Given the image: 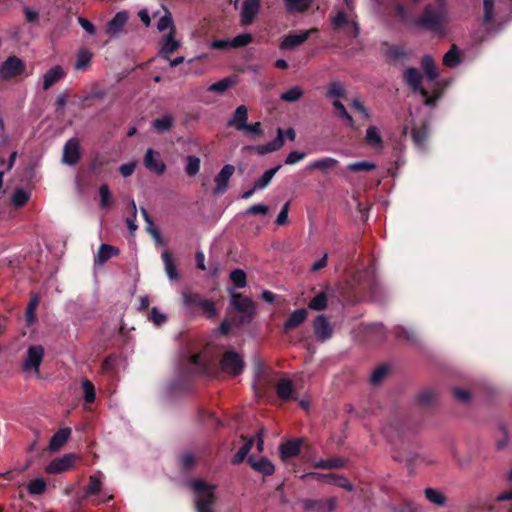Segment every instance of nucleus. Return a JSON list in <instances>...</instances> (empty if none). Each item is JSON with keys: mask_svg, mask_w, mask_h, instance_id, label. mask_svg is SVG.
<instances>
[{"mask_svg": "<svg viewBox=\"0 0 512 512\" xmlns=\"http://www.w3.org/2000/svg\"><path fill=\"white\" fill-rule=\"evenodd\" d=\"M44 352V347L42 345L29 346L27 349L26 358L23 362V370H34L38 372L43 361Z\"/></svg>", "mask_w": 512, "mask_h": 512, "instance_id": "8", "label": "nucleus"}, {"mask_svg": "<svg viewBox=\"0 0 512 512\" xmlns=\"http://www.w3.org/2000/svg\"><path fill=\"white\" fill-rule=\"evenodd\" d=\"M118 358L114 354L108 355L102 362L101 370L103 374L113 376L116 373Z\"/></svg>", "mask_w": 512, "mask_h": 512, "instance_id": "43", "label": "nucleus"}, {"mask_svg": "<svg viewBox=\"0 0 512 512\" xmlns=\"http://www.w3.org/2000/svg\"><path fill=\"white\" fill-rule=\"evenodd\" d=\"M253 41V37L251 34L243 33L237 35L232 39L233 48L245 47Z\"/></svg>", "mask_w": 512, "mask_h": 512, "instance_id": "61", "label": "nucleus"}, {"mask_svg": "<svg viewBox=\"0 0 512 512\" xmlns=\"http://www.w3.org/2000/svg\"><path fill=\"white\" fill-rule=\"evenodd\" d=\"M294 392V386L290 379L283 378L278 381L276 385V393L282 401H289L293 399Z\"/></svg>", "mask_w": 512, "mask_h": 512, "instance_id": "26", "label": "nucleus"}, {"mask_svg": "<svg viewBox=\"0 0 512 512\" xmlns=\"http://www.w3.org/2000/svg\"><path fill=\"white\" fill-rule=\"evenodd\" d=\"M93 54L87 49H81L77 54V59L75 63L76 70H86L92 60Z\"/></svg>", "mask_w": 512, "mask_h": 512, "instance_id": "37", "label": "nucleus"}, {"mask_svg": "<svg viewBox=\"0 0 512 512\" xmlns=\"http://www.w3.org/2000/svg\"><path fill=\"white\" fill-rule=\"evenodd\" d=\"M376 168L375 163L370 161H359L347 165V169L352 172H368Z\"/></svg>", "mask_w": 512, "mask_h": 512, "instance_id": "50", "label": "nucleus"}, {"mask_svg": "<svg viewBox=\"0 0 512 512\" xmlns=\"http://www.w3.org/2000/svg\"><path fill=\"white\" fill-rule=\"evenodd\" d=\"M386 55L388 58H390L394 61H399V60L407 58V53L404 51L403 48L398 47V46H391L387 50Z\"/></svg>", "mask_w": 512, "mask_h": 512, "instance_id": "62", "label": "nucleus"}, {"mask_svg": "<svg viewBox=\"0 0 512 512\" xmlns=\"http://www.w3.org/2000/svg\"><path fill=\"white\" fill-rule=\"evenodd\" d=\"M483 24H490L494 19V0H483Z\"/></svg>", "mask_w": 512, "mask_h": 512, "instance_id": "56", "label": "nucleus"}, {"mask_svg": "<svg viewBox=\"0 0 512 512\" xmlns=\"http://www.w3.org/2000/svg\"><path fill=\"white\" fill-rule=\"evenodd\" d=\"M461 62L458 47L453 44L451 48L443 56V64L446 67L454 68Z\"/></svg>", "mask_w": 512, "mask_h": 512, "instance_id": "32", "label": "nucleus"}, {"mask_svg": "<svg viewBox=\"0 0 512 512\" xmlns=\"http://www.w3.org/2000/svg\"><path fill=\"white\" fill-rule=\"evenodd\" d=\"M338 164V160L331 158V157H324L321 159H318L314 162H311L308 165V169L310 170H321L323 172H326L329 169L334 168Z\"/></svg>", "mask_w": 512, "mask_h": 512, "instance_id": "33", "label": "nucleus"}, {"mask_svg": "<svg viewBox=\"0 0 512 512\" xmlns=\"http://www.w3.org/2000/svg\"><path fill=\"white\" fill-rule=\"evenodd\" d=\"M173 125V118L170 115H165L161 118H157L153 121V127L158 132H165L170 130Z\"/></svg>", "mask_w": 512, "mask_h": 512, "instance_id": "53", "label": "nucleus"}, {"mask_svg": "<svg viewBox=\"0 0 512 512\" xmlns=\"http://www.w3.org/2000/svg\"><path fill=\"white\" fill-rule=\"evenodd\" d=\"M333 106L339 118L346 121V125L352 129H357L354 118L347 112L345 106L339 101L335 100Z\"/></svg>", "mask_w": 512, "mask_h": 512, "instance_id": "36", "label": "nucleus"}, {"mask_svg": "<svg viewBox=\"0 0 512 512\" xmlns=\"http://www.w3.org/2000/svg\"><path fill=\"white\" fill-rule=\"evenodd\" d=\"M248 121V108L245 105L238 106L228 120L227 126L233 127L237 131H244Z\"/></svg>", "mask_w": 512, "mask_h": 512, "instance_id": "17", "label": "nucleus"}, {"mask_svg": "<svg viewBox=\"0 0 512 512\" xmlns=\"http://www.w3.org/2000/svg\"><path fill=\"white\" fill-rule=\"evenodd\" d=\"M365 141L371 146H381L383 143L379 130L375 126H369L366 130Z\"/></svg>", "mask_w": 512, "mask_h": 512, "instance_id": "42", "label": "nucleus"}, {"mask_svg": "<svg viewBox=\"0 0 512 512\" xmlns=\"http://www.w3.org/2000/svg\"><path fill=\"white\" fill-rule=\"evenodd\" d=\"M162 260L164 262L165 266V272L170 280H178L179 279V273L176 267V264L173 260L172 254L165 250L162 253Z\"/></svg>", "mask_w": 512, "mask_h": 512, "instance_id": "28", "label": "nucleus"}, {"mask_svg": "<svg viewBox=\"0 0 512 512\" xmlns=\"http://www.w3.org/2000/svg\"><path fill=\"white\" fill-rule=\"evenodd\" d=\"M199 308L203 311L208 319H213L217 315L215 304L211 300L205 299Z\"/></svg>", "mask_w": 512, "mask_h": 512, "instance_id": "63", "label": "nucleus"}, {"mask_svg": "<svg viewBox=\"0 0 512 512\" xmlns=\"http://www.w3.org/2000/svg\"><path fill=\"white\" fill-rule=\"evenodd\" d=\"M39 302H40V299H39L38 295L31 296L29 303L27 305L26 311H25L26 322L28 325L33 324L36 319L35 311L39 305Z\"/></svg>", "mask_w": 512, "mask_h": 512, "instance_id": "41", "label": "nucleus"}, {"mask_svg": "<svg viewBox=\"0 0 512 512\" xmlns=\"http://www.w3.org/2000/svg\"><path fill=\"white\" fill-rule=\"evenodd\" d=\"M389 371V366L385 364L375 368L369 379L370 384L373 386L381 384L384 381V379L388 376Z\"/></svg>", "mask_w": 512, "mask_h": 512, "instance_id": "35", "label": "nucleus"}, {"mask_svg": "<svg viewBox=\"0 0 512 512\" xmlns=\"http://www.w3.org/2000/svg\"><path fill=\"white\" fill-rule=\"evenodd\" d=\"M235 172V167L232 164H225L220 172L215 176L214 182L215 187L213 188V195H222L224 194L228 187L229 181L232 175Z\"/></svg>", "mask_w": 512, "mask_h": 512, "instance_id": "9", "label": "nucleus"}, {"mask_svg": "<svg viewBox=\"0 0 512 512\" xmlns=\"http://www.w3.org/2000/svg\"><path fill=\"white\" fill-rule=\"evenodd\" d=\"M76 456L74 454H66L61 458L52 460L46 467L49 474H59L70 470L75 463Z\"/></svg>", "mask_w": 512, "mask_h": 512, "instance_id": "11", "label": "nucleus"}, {"mask_svg": "<svg viewBox=\"0 0 512 512\" xmlns=\"http://www.w3.org/2000/svg\"><path fill=\"white\" fill-rule=\"evenodd\" d=\"M303 478H311L317 481L326 482L328 484L343 488L347 491H353L354 487L349 482V480L342 475H338L335 473H317V472H310L302 476Z\"/></svg>", "mask_w": 512, "mask_h": 512, "instance_id": "6", "label": "nucleus"}, {"mask_svg": "<svg viewBox=\"0 0 512 512\" xmlns=\"http://www.w3.org/2000/svg\"><path fill=\"white\" fill-rule=\"evenodd\" d=\"M359 291L363 293L375 294L377 291V282L374 276L368 271L358 273L354 278Z\"/></svg>", "mask_w": 512, "mask_h": 512, "instance_id": "13", "label": "nucleus"}, {"mask_svg": "<svg viewBox=\"0 0 512 512\" xmlns=\"http://www.w3.org/2000/svg\"><path fill=\"white\" fill-rule=\"evenodd\" d=\"M200 170V159L197 156L190 155L187 157L185 171L188 176H195Z\"/></svg>", "mask_w": 512, "mask_h": 512, "instance_id": "57", "label": "nucleus"}, {"mask_svg": "<svg viewBox=\"0 0 512 512\" xmlns=\"http://www.w3.org/2000/svg\"><path fill=\"white\" fill-rule=\"evenodd\" d=\"M127 15L125 12H118L109 22H108V33L115 34L119 32L127 22Z\"/></svg>", "mask_w": 512, "mask_h": 512, "instance_id": "34", "label": "nucleus"}, {"mask_svg": "<svg viewBox=\"0 0 512 512\" xmlns=\"http://www.w3.org/2000/svg\"><path fill=\"white\" fill-rule=\"evenodd\" d=\"M197 459L191 452H184L179 456L180 467L184 472L190 471L196 464Z\"/></svg>", "mask_w": 512, "mask_h": 512, "instance_id": "46", "label": "nucleus"}, {"mask_svg": "<svg viewBox=\"0 0 512 512\" xmlns=\"http://www.w3.org/2000/svg\"><path fill=\"white\" fill-rule=\"evenodd\" d=\"M452 394H453V397L461 403H468L471 400L470 391L459 388V387H454L452 389Z\"/></svg>", "mask_w": 512, "mask_h": 512, "instance_id": "64", "label": "nucleus"}, {"mask_svg": "<svg viewBox=\"0 0 512 512\" xmlns=\"http://www.w3.org/2000/svg\"><path fill=\"white\" fill-rule=\"evenodd\" d=\"M101 488H102L101 480L97 476L92 475L89 478V484L85 489V493L87 495H96L101 491Z\"/></svg>", "mask_w": 512, "mask_h": 512, "instance_id": "59", "label": "nucleus"}, {"mask_svg": "<svg viewBox=\"0 0 512 512\" xmlns=\"http://www.w3.org/2000/svg\"><path fill=\"white\" fill-rule=\"evenodd\" d=\"M404 81L412 89L413 92H420L424 89L421 84L423 80L422 74L414 67L407 68L404 72Z\"/></svg>", "mask_w": 512, "mask_h": 512, "instance_id": "20", "label": "nucleus"}, {"mask_svg": "<svg viewBox=\"0 0 512 512\" xmlns=\"http://www.w3.org/2000/svg\"><path fill=\"white\" fill-rule=\"evenodd\" d=\"M65 75L66 73L61 66H53L43 76V89H50L54 84L63 79Z\"/></svg>", "mask_w": 512, "mask_h": 512, "instance_id": "21", "label": "nucleus"}, {"mask_svg": "<svg viewBox=\"0 0 512 512\" xmlns=\"http://www.w3.org/2000/svg\"><path fill=\"white\" fill-rule=\"evenodd\" d=\"M230 280L237 288H244L247 285L246 273L242 269H234L231 271Z\"/></svg>", "mask_w": 512, "mask_h": 512, "instance_id": "51", "label": "nucleus"}, {"mask_svg": "<svg viewBox=\"0 0 512 512\" xmlns=\"http://www.w3.org/2000/svg\"><path fill=\"white\" fill-rule=\"evenodd\" d=\"M429 137V127L427 123H423L419 127H414L411 131V138L414 145L420 149H425L426 141Z\"/></svg>", "mask_w": 512, "mask_h": 512, "instance_id": "24", "label": "nucleus"}, {"mask_svg": "<svg viewBox=\"0 0 512 512\" xmlns=\"http://www.w3.org/2000/svg\"><path fill=\"white\" fill-rule=\"evenodd\" d=\"M314 0H284L286 11L292 13H302L307 11Z\"/></svg>", "mask_w": 512, "mask_h": 512, "instance_id": "30", "label": "nucleus"}, {"mask_svg": "<svg viewBox=\"0 0 512 512\" xmlns=\"http://www.w3.org/2000/svg\"><path fill=\"white\" fill-rule=\"evenodd\" d=\"M338 499L331 497L328 499H302L303 512H333L337 507Z\"/></svg>", "mask_w": 512, "mask_h": 512, "instance_id": "5", "label": "nucleus"}, {"mask_svg": "<svg viewBox=\"0 0 512 512\" xmlns=\"http://www.w3.org/2000/svg\"><path fill=\"white\" fill-rule=\"evenodd\" d=\"M99 196H100L99 206L101 209L108 208L114 203V198H113V196L110 192L109 186L107 184H102L99 187Z\"/></svg>", "mask_w": 512, "mask_h": 512, "instance_id": "40", "label": "nucleus"}, {"mask_svg": "<svg viewBox=\"0 0 512 512\" xmlns=\"http://www.w3.org/2000/svg\"><path fill=\"white\" fill-rule=\"evenodd\" d=\"M302 440H288L279 446V452L282 460H288L296 457L301 451Z\"/></svg>", "mask_w": 512, "mask_h": 512, "instance_id": "19", "label": "nucleus"}, {"mask_svg": "<svg viewBox=\"0 0 512 512\" xmlns=\"http://www.w3.org/2000/svg\"><path fill=\"white\" fill-rule=\"evenodd\" d=\"M118 253L119 250L116 247L108 244H101L95 258V263L102 265L106 263L111 257L118 255Z\"/></svg>", "mask_w": 512, "mask_h": 512, "instance_id": "27", "label": "nucleus"}, {"mask_svg": "<svg viewBox=\"0 0 512 512\" xmlns=\"http://www.w3.org/2000/svg\"><path fill=\"white\" fill-rule=\"evenodd\" d=\"M260 9L259 0H245L241 10L242 25L253 23Z\"/></svg>", "mask_w": 512, "mask_h": 512, "instance_id": "16", "label": "nucleus"}, {"mask_svg": "<svg viewBox=\"0 0 512 512\" xmlns=\"http://www.w3.org/2000/svg\"><path fill=\"white\" fill-rule=\"evenodd\" d=\"M313 329L318 340L325 341L331 338L333 329L324 315H318L313 321Z\"/></svg>", "mask_w": 512, "mask_h": 512, "instance_id": "15", "label": "nucleus"}, {"mask_svg": "<svg viewBox=\"0 0 512 512\" xmlns=\"http://www.w3.org/2000/svg\"><path fill=\"white\" fill-rule=\"evenodd\" d=\"M183 304L186 307L192 308V307H200L205 299H203L199 294L197 293H190V292H183Z\"/></svg>", "mask_w": 512, "mask_h": 512, "instance_id": "48", "label": "nucleus"}, {"mask_svg": "<svg viewBox=\"0 0 512 512\" xmlns=\"http://www.w3.org/2000/svg\"><path fill=\"white\" fill-rule=\"evenodd\" d=\"M27 489L31 495H41L46 490V482L42 478L33 479L28 483Z\"/></svg>", "mask_w": 512, "mask_h": 512, "instance_id": "49", "label": "nucleus"}, {"mask_svg": "<svg viewBox=\"0 0 512 512\" xmlns=\"http://www.w3.org/2000/svg\"><path fill=\"white\" fill-rule=\"evenodd\" d=\"M220 366L224 373L236 377L242 374L245 363L239 353L234 350H227L220 359Z\"/></svg>", "mask_w": 512, "mask_h": 512, "instance_id": "3", "label": "nucleus"}, {"mask_svg": "<svg viewBox=\"0 0 512 512\" xmlns=\"http://www.w3.org/2000/svg\"><path fill=\"white\" fill-rule=\"evenodd\" d=\"M233 85L234 81L230 77H226L210 85L207 90L210 92L223 93Z\"/></svg>", "mask_w": 512, "mask_h": 512, "instance_id": "52", "label": "nucleus"}, {"mask_svg": "<svg viewBox=\"0 0 512 512\" xmlns=\"http://www.w3.org/2000/svg\"><path fill=\"white\" fill-rule=\"evenodd\" d=\"M303 96V89L299 86H294L289 90L283 92L280 96V99L285 102H296Z\"/></svg>", "mask_w": 512, "mask_h": 512, "instance_id": "47", "label": "nucleus"}, {"mask_svg": "<svg viewBox=\"0 0 512 512\" xmlns=\"http://www.w3.org/2000/svg\"><path fill=\"white\" fill-rule=\"evenodd\" d=\"M248 464L263 476H270L274 473L275 467L267 457H260L256 459L253 455L248 457Z\"/></svg>", "mask_w": 512, "mask_h": 512, "instance_id": "18", "label": "nucleus"}, {"mask_svg": "<svg viewBox=\"0 0 512 512\" xmlns=\"http://www.w3.org/2000/svg\"><path fill=\"white\" fill-rule=\"evenodd\" d=\"M327 301L328 298L326 293L320 292L309 301L308 307L315 311H322L326 309Z\"/></svg>", "mask_w": 512, "mask_h": 512, "instance_id": "45", "label": "nucleus"}, {"mask_svg": "<svg viewBox=\"0 0 512 512\" xmlns=\"http://www.w3.org/2000/svg\"><path fill=\"white\" fill-rule=\"evenodd\" d=\"M82 389H83V392H84V400L86 403H93L95 401V398H96V392H95V387H94V384L88 380V379H85L82 381Z\"/></svg>", "mask_w": 512, "mask_h": 512, "instance_id": "54", "label": "nucleus"}, {"mask_svg": "<svg viewBox=\"0 0 512 512\" xmlns=\"http://www.w3.org/2000/svg\"><path fill=\"white\" fill-rule=\"evenodd\" d=\"M63 162L68 165H75L80 160V145L77 138L69 139L63 148Z\"/></svg>", "mask_w": 512, "mask_h": 512, "instance_id": "12", "label": "nucleus"}, {"mask_svg": "<svg viewBox=\"0 0 512 512\" xmlns=\"http://www.w3.org/2000/svg\"><path fill=\"white\" fill-rule=\"evenodd\" d=\"M447 21V10L442 2L438 6L426 5L421 15L415 19L414 25L437 34H443Z\"/></svg>", "mask_w": 512, "mask_h": 512, "instance_id": "1", "label": "nucleus"}, {"mask_svg": "<svg viewBox=\"0 0 512 512\" xmlns=\"http://www.w3.org/2000/svg\"><path fill=\"white\" fill-rule=\"evenodd\" d=\"M424 494L429 502H431L437 506H444L446 504V500H447L446 496L442 492H440L436 489L426 488L424 490Z\"/></svg>", "mask_w": 512, "mask_h": 512, "instance_id": "38", "label": "nucleus"}, {"mask_svg": "<svg viewBox=\"0 0 512 512\" xmlns=\"http://www.w3.org/2000/svg\"><path fill=\"white\" fill-rule=\"evenodd\" d=\"M421 64L429 80H435L438 77L434 60L430 55H425L422 58Z\"/></svg>", "mask_w": 512, "mask_h": 512, "instance_id": "39", "label": "nucleus"}, {"mask_svg": "<svg viewBox=\"0 0 512 512\" xmlns=\"http://www.w3.org/2000/svg\"><path fill=\"white\" fill-rule=\"evenodd\" d=\"M143 164L147 170L157 175H162L166 171V164L162 160L160 153L152 148L147 149Z\"/></svg>", "mask_w": 512, "mask_h": 512, "instance_id": "10", "label": "nucleus"}, {"mask_svg": "<svg viewBox=\"0 0 512 512\" xmlns=\"http://www.w3.org/2000/svg\"><path fill=\"white\" fill-rule=\"evenodd\" d=\"M190 485L197 494L195 499L197 512H213V506L216 502L214 493L216 486L202 479H194L190 482Z\"/></svg>", "mask_w": 512, "mask_h": 512, "instance_id": "2", "label": "nucleus"}, {"mask_svg": "<svg viewBox=\"0 0 512 512\" xmlns=\"http://www.w3.org/2000/svg\"><path fill=\"white\" fill-rule=\"evenodd\" d=\"M314 29L303 31L299 34L290 33L284 37L282 42L280 43L281 50H292L303 44L310 37L311 33L314 32Z\"/></svg>", "mask_w": 512, "mask_h": 512, "instance_id": "14", "label": "nucleus"}, {"mask_svg": "<svg viewBox=\"0 0 512 512\" xmlns=\"http://www.w3.org/2000/svg\"><path fill=\"white\" fill-rule=\"evenodd\" d=\"M71 429L68 427L59 429L50 439L49 449L52 452L58 451L69 439Z\"/></svg>", "mask_w": 512, "mask_h": 512, "instance_id": "25", "label": "nucleus"}, {"mask_svg": "<svg viewBox=\"0 0 512 512\" xmlns=\"http://www.w3.org/2000/svg\"><path fill=\"white\" fill-rule=\"evenodd\" d=\"M346 90L340 82H331L328 86L326 96L328 98L344 97Z\"/></svg>", "mask_w": 512, "mask_h": 512, "instance_id": "55", "label": "nucleus"}, {"mask_svg": "<svg viewBox=\"0 0 512 512\" xmlns=\"http://www.w3.org/2000/svg\"><path fill=\"white\" fill-rule=\"evenodd\" d=\"M282 167L281 164L276 165L273 168L266 170L263 175L255 180L254 189L263 190L265 189L272 181L274 175L279 171Z\"/></svg>", "mask_w": 512, "mask_h": 512, "instance_id": "29", "label": "nucleus"}, {"mask_svg": "<svg viewBox=\"0 0 512 512\" xmlns=\"http://www.w3.org/2000/svg\"><path fill=\"white\" fill-rule=\"evenodd\" d=\"M29 197V194L25 190L18 188L12 196V204L15 207H23L28 202Z\"/></svg>", "mask_w": 512, "mask_h": 512, "instance_id": "58", "label": "nucleus"}, {"mask_svg": "<svg viewBox=\"0 0 512 512\" xmlns=\"http://www.w3.org/2000/svg\"><path fill=\"white\" fill-rule=\"evenodd\" d=\"M317 469H341L346 466V460L342 458H330L326 460H319L313 465Z\"/></svg>", "mask_w": 512, "mask_h": 512, "instance_id": "31", "label": "nucleus"}, {"mask_svg": "<svg viewBox=\"0 0 512 512\" xmlns=\"http://www.w3.org/2000/svg\"><path fill=\"white\" fill-rule=\"evenodd\" d=\"M179 47L180 43L175 39V27H172V30L163 38L160 53L164 58L169 59V55L174 53Z\"/></svg>", "mask_w": 512, "mask_h": 512, "instance_id": "22", "label": "nucleus"}, {"mask_svg": "<svg viewBox=\"0 0 512 512\" xmlns=\"http://www.w3.org/2000/svg\"><path fill=\"white\" fill-rule=\"evenodd\" d=\"M307 314L305 308L293 311L284 323V331L288 332L300 326L306 320Z\"/></svg>", "mask_w": 512, "mask_h": 512, "instance_id": "23", "label": "nucleus"}, {"mask_svg": "<svg viewBox=\"0 0 512 512\" xmlns=\"http://www.w3.org/2000/svg\"><path fill=\"white\" fill-rule=\"evenodd\" d=\"M253 439L247 440L244 445L237 451V453L232 457V464L238 465L242 463L245 458L248 456V453L250 452L252 446H253Z\"/></svg>", "mask_w": 512, "mask_h": 512, "instance_id": "44", "label": "nucleus"}, {"mask_svg": "<svg viewBox=\"0 0 512 512\" xmlns=\"http://www.w3.org/2000/svg\"><path fill=\"white\" fill-rule=\"evenodd\" d=\"M231 304L240 313L244 314L241 323L246 321L250 322L255 314L254 304L251 299L243 296L240 293H233L231 297Z\"/></svg>", "mask_w": 512, "mask_h": 512, "instance_id": "7", "label": "nucleus"}, {"mask_svg": "<svg viewBox=\"0 0 512 512\" xmlns=\"http://www.w3.org/2000/svg\"><path fill=\"white\" fill-rule=\"evenodd\" d=\"M189 364L192 366V370L194 373L200 374L205 373L206 371V365L199 354H193L189 358Z\"/></svg>", "mask_w": 512, "mask_h": 512, "instance_id": "60", "label": "nucleus"}, {"mask_svg": "<svg viewBox=\"0 0 512 512\" xmlns=\"http://www.w3.org/2000/svg\"><path fill=\"white\" fill-rule=\"evenodd\" d=\"M26 71L25 62L17 56H9L0 65V79L7 81L21 76Z\"/></svg>", "mask_w": 512, "mask_h": 512, "instance_id": "4", "label": "nucleus"}]
</instances>
